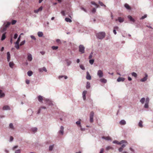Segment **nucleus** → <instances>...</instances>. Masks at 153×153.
I'll return each instance as SVG.
<instances>
[{
	"mask_svg": "<svg viewBox=\"0 0 153 153\" xmlns=\"http://www.w3.org/2000/svg\"><path fill=\"white\" fill-rule=\"evenodd\" d=\"M105 36V33L104 32H101L97 33L96 36L97 38L99 39L102 40Z\"/></svg>",
	"mask_w": 153,
	"mask_h": 153,
	"instance_id": "1",
	"label": "nucleus"
},
{
	"mask_svg": "<svg viewBox=\"0 0 153 153\" xmlns=\"http://www.w3.org/2000/svg\"><path fill=\"white\" fill-rule=\"evenodd\" d=\"M85 48L83 45H80L79 46V51L81 54L85 52Z\"/></svg>",
	"mask_w": 153,
	"mask_h": 153,
	"instance_id": "2",
	"label": "nucleus"
},
{
	"mask_svg": "<svg viewBox=\"0 0 153 153\" xmlns=\"http://www.w3.org/2000/svg\"><path fill=\"white\" fill-rule=\"evenodd\" d=\"M59 116L60 117V120H65L66 117V114L64 112H62L61 113Z\"/></svg>",
	"mask_w": 153,
	"mask_h": 153,
	"instance_id": "3",
	"label": "nucleus"
},
{
	"mask_svg": "<svg viewBox=\"0 0 153 153\" xmlns=\"http://www.w3.org/2000/svg\"><path fill=\"white\" fill-rule=\"evenodd\" d=\"M44 100L46 102V103L49 105H53L52 101L49 99L44 98Z\"/></svg>",
	"mask_w": 153,
	"mask_h": 153,
	"instance_id": "4",
	"label": "nucleus"
},
{
	"mask_svg": "<svg viewBox=\"0 0 153 153\" xmlns=\"http://www.w3.org/2000/svg\"><path fill=\"white\" fill-rule=\"evenodd\" d=\"M94 113L93 111H91L90 114V121L91 123H92L94 121Z\"/></svg>",
	"mask_w": 153,
	"mask_h": 153,
	"instance_id": "5",
	"label": "nucleus"
},
{
	"mask_svg": "<svg viewBox=\"0 0 153 153\" xmlns=\"http://www.w3.org/2000/svg\"><path fill=\"white\" fill-rule=\"evenodd\" d=\"M145 76L140 79V81L141 82H144L146 81L147 79L148 76L147 74H145Z\"/></svg>",
	"mask_w": 153,
	"mask_h": 153,
	"instance_id": "6",
	"label": "nucleus"
},
{
	"mask_svg": "<svg viewBox=\"0 0 153 153\" xmlns=\"http://www.w3.org/2000/svg\"><path fill=\"white\" fill-rule=\"evenodd\" d=\"M97 75L100 78L102 77L103 76V72L101 70H98L97 73Z\"/></svg>",
	"mask_w": 153,
	"mask_h": 153,
	"instance_id": "7",
	"label": "nucleus"
},
{
	"mask_svg": "<svg viewBox=\"0 0 153 153\" xmlns=\"http://www.w3.org/2000/svg\"><path fill=\"white\" fill-rule=\"evenodd\" d=\"M127 144H128L125 143L122 144L121 147L119 149V151L120 152H121L122 151L123 149L127 145Z\"/></svg>",
	"mask_w": 153,
	"mask_h": 153,
	"instance_id": "8",
	"label": "nucleus"
},
{
	"mask_svg": "<svg viewBox=\"0 0 153 153\" xmlns=\"http://www.w3.org/2000/svg\"><path fill=\"white\" fill-rule=\"evenodd\" d=\"M60 130L59 131L58 133L61 134V135H63L64 134V128L63 126H61Z\"/></svg>",
	"mask_w": 153,
	"mask_h": 153,
	"instance_id": "9",
	"label": "nucleus"
},
{
	"mask_svg": "<svg viewBox=\"0 0 153 153\" xmlns=\"http://www.w3.org/2000/svg\"><path fill=\"white\" fill-rule=\"evenodd\" d=\"M128 18L129 19L130 21L131 22V23L132 22L134 23L135 21V19L132 18V17L130 15H128Z\"/></svg>",
	"mask_w": 153,
	"mask_h": 153,
	"instance_id": "10",
	"label": "nucleus"
},
{
	"mask_svg": "<svg viewBox=\"0 0 153 153\" xmlns=\"http://www.w3.org/2000/svg\"><path fill=\"white\" fill-rule=\"evenodd\" d=\"M37 99L40 102H42V101L44 100V98H43V97L41 95H39L37 97Z\"/></svg>",
	"mask_w": 153,
	"mask_h": 153,
	"instance_id": "11",
	"label": "nucleus"
},
{
	"mask_svg": "<svg viewBox=\"0 0 153 153\" xmlns=\"http://www.w3.org/2000/svg\"><path fill=\"white\" fill-rule=\"evenodd\" d=\"M39 72H42L43 71L45 72H47V70L45 67H43L42 68H40L39 69Z\"/></svg>",
	"mask_w": 153,
	"mask_h": 153,
	"instance_id": "12",
	"label": "nucleus"
},
{
	"mask_svg": "<svg viewBox=\"0 0 153 153\" xmlns=\"http://www.w3.org/2000/svg\"><path fill=\"white\" fill-rule=\"evenodd\" d=\"M116 21H118L120 23H122L124 21V19L121 17H118L117 19H116Z\"/></svg>",
	"mask_w": 153,
	"mask_h": 153,
	"instance_id": "13",
	"label": "nucleus"
},
{
	"mask_svg": "<svg viewBox=\"0 0 153 153\" xmlns=\"http://www.w3.org/2000/svg\"><path fill=\"white\" fill-rule=\"evenodd\" d=\"M125 79L124 78L119 77L117 79V81L118 82H123Z\"/></svg>",
	"mask_w": 153,
	"mask_h": 153,
	"instance_id": "14",
	"label": "nucleus"
},
{
	"mask_svg": "<svg viewBox=\"0 0 153 153\" xmlns=\"http://www.w3.org/2000/svg\"><path fill=\"white\" fill-rule=\"evenodd\" d=\"M86 78L88 80H91V76L88 71L86 72Z\"/></svg>",
	"mask_w": 153,
	"mask_h": 153,
	"instance_id": "15",
	"label": "nucleus"
},
{
	"mask_svg": "<svg viewBox=\"0 0 153 153\" xmlns=\"http://www.w3.org/2000/svg\"><path fill=\"white\" fill-rule=\"evenodd\" d=\"M87 91H84L82 92V97L84 100H85L86 99V94L87 93Z\"/></svg>",
	"mask_w": 153,
	"mask_h": 153,
	"instance_id": "16",
	"label": "nucleus"
},
{
	"mask_svg": "<svg viewBox=\"0 0 153 153\" xmlns=\"http://www.w3.org/2000/svg\"><path fill=\"white\" fill-rule=\"evenodd\" d=\"M42 7L41 6L38 9L35 10H34V12L36 13H37L41 11L42 10Z\"/></svg>",
	"mask_w": 153,
	"mask_h": 153,
	"instance_id": "17",
	"label": "nucleus"
},
{
	"mask_svg": "<svg viewBox=\"0 0 153 153\" xmlns=\"http://www.w3.org/2000/svg\"><path fill=\"white\" fill-rule=\"evenodd\" d=\"M102 139H105L106 140H111V138L109 137V136H107V137H105V136H102Z\"/></svg>",
	"mask_w": 153,
	"mask_h": 153,
	"instance_id": "18",
	"label": "nucleus"
},
{
	"mask_svg": "<svg viewBox=\"0 0 153 153\" xmlns=\"http://www.w3.org/2000/svg\"><path fill=\"white\" fill-rule=\"evenodd\" d=\"M118 29L119 27L118 26H115L114 27L113 32L115 35H116L117 34V32L116 31V30H118Z\"/></svg>",
	"mask_w": 153,
	"mask_h": 153,
	"instance_id": "19",
	"label": "nucleus"
},
{
	"mask_svg": "<svg viewBox=\"0 0 153 153\" xmlns=\"http://www.w3.org/2000/svg\"><path fill=\"white\" fill-rule=\"evenodd\" d=\"M7 30V28L5 27H1L0 29V32L1 33H3L5 31Z\"/></svg>",
	"mask_w": 153,
	"mask_h": 153,
	"instance_id": "20",
	"label": "nucleus"
},
{
	"mask_svg": "<svg viewBox=\"0 0 153 153\" xmlns=\"http://www.w3.org/2000/svg\"><path fill=\"white\" fill-rule=\"evenodd\" d=\"M27 58L28 60L30 61H31L33 59L32 55L30 53L28 54Z\"/></svg>",
	"mask_w": 153,
	"mask_h": 153,
	"instance_id": "21",
	"label": "nucleus"
},
{
	"mask_svg": "<svg viewBox=\"0 0 153 153\" xmlns=\"http://www.w3.org/2000/svg\"><path fill=\"white\" fill-rule=\"evenodd\" d=\"M65 61L67 63V65L68 66H69L70 65L71 63V61L69 60L68 59H65Z\"/></svg>",
	"mask_w": 153,
	"mask_h": 153,
	"instance_id": "22",
	"label": "nucleus"
},
{
	"mask_svg": "<svg viewBox=\"0 0 153 153\" xmlns=\"http://www.w3.org/2000/svg\"><path fill=\"white\" fill-rule=\"evenodd\" d=\"M119 123L121 125H125L126 124V121L124 120H121Z\"/></svg>",
	"mask_w": 153,
	"mask_h": 153,
	"instance_id": "23",
	"label": "nucleus"
},
{
	"mask_svg": "<svg viewBox=\"0 0 153 153\" xmlns=\"http://www.w3.org/2000/svg\"><path fill=\"white\" fill-rule=\"evenodd\" d=\"M10 107L8 105H5L4 106L3 108V110H10Z\"/></svg>",
	"mask_w": 153,
	"mask_h": 153,
	"instance_id": "24",
	"label": "nucleus"
},
{
	"mask_svg": "<svg viewBox=\"0 0 153 153\" xmlns=\"http://www.w3.org/2000/svg\"><path fill=\"white\" fill-rule=\"evenodd\" d=\"M6 33L5 32L1 36V41H3L5 39V38H6V35H5Z\"/></svg>",
	"mask_w": 153,
	"mask_h": 153,
	"instance_id": "25",
	"label": "nucleus"
},
{
	"mask_svg": "<svg viewBox=\"0 0 153 153\" xmlns=\"http://www.w3.org/2000/svg\"><path fill=\"white\" fill-rule=\"evenodd\" d=\"M119 143V145H120L121 144H123V143H124V144L125 143V144H128V143H127V142L126 140H122Z\"/></svg>",
	"mask_w": 153,
	"mask_h": 153,
	"instance_id": "26",
	"label": "nucleus"
},
{
	"mask_svg": "<svg viewBox=\"0 0 153 153\" xmlns=\"http://www.w3.org/2000/svg\"><path fill=\"white\" fill-rule=\"evenodd\" d=\"M37 35L39 37H42L43 36V33L42 32L39 31L38 32Z\"/></svg>",
	"mask_w": 153,
	"mask_h": 153,
	"instance_id": "27",
	"label": "nucleus"
},
{
	"mask_svg": "<svg viewBox=\"0 0 153 153\" xmlns=\"http://www.w3.org/2000/svg\"><path fill=\"white\" fill-rule=\"evenodd\" d=\"M4 94L3 93H2V91L1 90H0V97H4Z\"/></svg>",
	"mask_w": 153,
	"mask_h": 153,
	"instance_id": "28",
	"label": "nucleus"
},
{
	"mask_svg": "<svg viewBox=\"0 0 153 153\" xmlns=\"http://www.w3.org/2000/svg\"><path fill=\"white\" fill-rule=\"evenodd\" d=\"M37 128L36 127H33L31 129L32 131L33 132H35L37 131Z\"/></svg>",
	"mask_w": 153,
	"mask_h": 153,
	"instance_id": "29",
	"label": "nucleus"
},
{
	"mask_svg": "<svg viewBox=\"0 0 153 153\" xmlns=\"http://www.w3.org/2000/svg\"><path fill=\"white\" fill-rule=\"evenodd\" d=\"M90 87V83L88 82H86V88L87 89H89Z\"/></svg>",
	"mask_w": 153,
	"mask_h": 153,
	"instance_id": "30",
	"label": "nucleus"
},
{
	"mask_svg": "<svg viewBox=\"0 0 153 153\" xmlns=\"http://www.w3.org/2000/svg\"><path fill=\"white\" fill-rule=\"evenodd\" d=\"M15 47L17 49H19V43H18V42H16L15 43Z\"/></svg>",
	"mask_w": 153,
	"mask_h": 153,
	"instance_id": "31",
	"label": "nucleus"
},
{
	"mask_svg": "<svg viewBox=\"0 0 153 153\" xmlns=\"http://www.w3.org/2000/svg\"><path fill=\"white\" fill-rule=\"evenodd\" d=\"M9 127L10 128H11L13 130L14 129V128L13 126V123H10L9 125Z\"/></svg>",
	"mask_w": 153,
	"mask_h": 153,
	"instance_id": "32",
	"label": "nucleus"
},
{
	"mask_svg": "<svg viewBox=\"0 0 153 153\" xmlns=\"http://www.w3.org/2000/svg\"><path fill=\"white\" fill-rule=\"evenodd\" d=\"M124 6L125 8L128 10H129L130 9V6L127 4H125Z\"/></svg>",
	"mask_w": 153,
	"mask_h": 153,
	"instance_id": "33",
	"label": "nucleus"
},
{
	"mask_svg": "<svg viewBox=\"0 0 153 153\" xmlns=\"http://www.w3.org/2000/svg\"><path fill=\"white\" fill-rule=\"evenodd\" d=\"M100 81L101 82H103V83H106V82H107L106 79H104V78L101 79H100Z\"/></svg>",
	"mask_w": 153,
	"mask_h": 153,
	"instance_id": "34",
	"label": "nucleus"
},
{
	"mask_svg": "<svg viewBox=\"0 0 153 153\" xmlns=\"http://www.w3.org/2000/svg\"><path fill=\"white\" fill-rule=\"evenodd\" d=\"M65 20L67 22H72L71 19L68 18H66L65 19Z\"/></svg>",
	"mask_w": 153,
	"mask_h": 153,
	"instance_id": "35",
	"label": "nucleus"
},
{
	"mask_svg": "<svg viewBox=\"0 0 153 153\" xmlns=\"http://www.w3.org/2000/svg\"><path fill=\"white\" fill-rule=\"evenodd\" d=\"M98 3L101 6H103L105 7H106V6L103 3L100 1H98Z\"/></svg>",
	"mask_w": 153,
	"mask_h": 153,
	"instance_id": "36",
	"label": "nucleus"
},
{
	"mask_svg": "<svg viewBox=\"0 0 153 153\" xmlns=\"http://www.w3.org/2000/svg\"><path fill=\"white\" fill-rule=\"evenodd\" d=\"M142 123L143 122L141 120H140L138 123V126L140 128H142L143 127Z\"/></svg>",
	"mask_w": 153,
	"mask_h": 153,
	"instance_id": "37",
	"label": "nucleus"
},
{
	"mask_svg": "<svg viewBox=\"0 0 153 153\" xmlns=\"http://www.w3.org/2000/svg\"><path fill=\"white\" fill-rule=\"evenodd\" d=\"M14 65V64L13 62H10L9 63V66L11 68H13Z\"/></svg>",
	"mask_w": 153,
	"mask_h": 153,
	"instance_id": "38",
	"label": "nucleus"
},
{
	"mask_svg": "<svg viewBox=\"0 0 153 153\" xmlns=\"http://www.w3.org/2000/svg\"><path fill=\"white\" fill-rule=\"evenodd\" d=\"M27 74L29 76H30L32 75L33 72L31 71H29L27 73Z\"/></svg>",
	"mask_w": 153,
	"mask_h": 153,
	"instance_id": "39",
	"label": "nucleus"
},
{
	"mask_svg": "<svg viewBox=\"0 0 153 153\" xmlns=\"http://www.w3.org/2000/svg\"><path fill=\"white\" fill-rule=\"evenodd\" d=\"M145 101V98L144 97L142 98L140 100V102L142 104H143Z\"/></svg>",
	"mask_w": 153,
	"mask_h": 153,
	"instance_id": "40",
	"label": "nucleus"
},
{
	"mask_svg": "<svg viewBox=\"0 0 153 153\" xmlns=\"http://www.w3.org/2000/svg\"><path fill=\"white\" fill-rule=\"evenodd\" d=\"M131 74L132 76H133L135 77H136L137 76V74L135 72H133Z\"/></svg>",
	"mask_w": 153,
	"mask_h": 153,
	"instance_id": "41",
	"label": "nucleus"
},
{
	"mask_svg": "<svg viewBox=\"0 0 153 153\" xmlns=\"http://www.w3.org/2000/svg\"><path fill=\"white\" fill-rule=\"evenodd\" d=\"M11 23L9 22H8L7 23V24L5 25V27H6V28L7 27H8L10 25Z\"/></svg>",
	"mask_w": 153,
	"mask_h": 153,
	"instance_id": "42",
	"label": "nucleus"
},
{
	"mask_svg": "<svg viewBox=\"0 0 153 153\" xmlns=\"http://www.w3.org/2000/svg\"><path fill=\"white\" fill-rule=\"evenodd\" d=\"M89 63H90L92 65L93 64L94 62V59H90L89 61Z\"/></svg>",
	"mask_w": 153,
	"mask_h": 153,
	"instance_id": "43",
	"label": "nucleus"
},
{
	"mask_svg": "<svg viewBox=\"0 0 153 153\" xmlns=\"http://www.w3.org/2000/svg\"><path fill=\"white\" fill-rule=\"evenodd\" d=\"M79 67L82 70H85V68L84 66L83 65H79Z\"/></svg>",
	"mask_w": 153,
	"mask_h": 153,
	"instance_id": "44",
	"label": "nucleus"
},
{
	"mask_svg": "<svg viewBox=\"0 0 153 153\" xmlns=\"http://www.w3.org/2000/svg\"><path fill=\"white\" fill-rule=\"evenodd\" d=\"M147 16V15L146 14H145L143 16H142L140 18V19H141V20L143 19H144L145 18H146Z\"/></svg>",
	"mask_w": 153,
	"mask_h": 153,
	"instance_id": "45",
	"label": "nucleus"
},
{
	"mask_svg": "<svg viewBox=\"0 0 153 153\" xmlns=\"http://www.w3.org/2000/svg\"><path fill=\"white\" fill-rule=\"evenodd\" d=\"M106 150H108L110 149H113V148L112 147H111V146H107L106 147Z\"/></svg>",
	"mask_w": 153,
	"mask_h": 153,
	"instance_id": "46",
	"label": "nucleus"
},
{
	"mask_svg": "<svg viewBox=\"0 0 153 153\" xmlns=\"http://www.w3.org/2000/svg\"><path fill=\"white\" fill-rule=\"evenodd\" d=\"M54 145H51L49 147V150L50 151H52Z\"/></svg>",
	"mask_w": 153,
	"mask_h": 153,
	"instance_id": "47",
	"label": "nucleus"
},
{
	"mask_svg": "<svg viewBox=\"0 0 153 153\" xmlns=\"http://www.w3.org/2000/svg\"><path fill=\"white\" fill-rule=\"evenodd\" d=\"M58 48V46H53L52 47V48L53 50H56Z\"/></svg>",
	"mask_w": 153,
	"mask_h": 153,
	"instance_id": "48",
	"label": "nucleus"
},
{
	"mask_svg": "<svg viewBox=\"0 0 153 153\" xmlns=\"http://www.w3.org/2000/svg\"><path fill=\"white\" fill-rule=\"evenodd\" d=\"M144 107L145 108H148L149 107V103H145Z\"/></svg>",
	"mask_w": 153,
	"mask_h": 153,
	"instance_id": "49",
	"label": "nucleus"
},
{
	"mask_svg": "<svg viewBox=\"0 0 153 153\" xmlns=\"http://www.w3.org/2000/svg\"><path fill=\"white\" fill-rule=\"evenodd\" d=\"M25 40H24V41H22L20 43V45L22 46V45H24L25 44Z\"/></svg>",
	"mask_w": 153,
	"mask_h": 153,
	"instance_id": "50",
	"label": "nucleus"
},
{
	"mask_svg": "<svg viewBox=\"0 0 153 153\" xmlns=\"http://www.w3.org/2000/svg\"><path fill=\"white\" fill-rule=\"evenodd\" d=\"M76 123L77 125H79L80 127H81V126L80 125L81 122L80 121H78L76 122Z\"/></svg>",
	"mask_w": 153,
	"mask_h": 153,
	"instance_id": "51",
	"label": "nucleus"
},
{
	"mask_svg": "<svg viewBox=\"0 0 153 153\" xmlns=\"http://www.w3.org/2000/svg\"><path fill=\"white\" fill-rule=\"evenodd\" d=\"M7 58H10V52H7Z\"/></svg>",
	"mask_w": 153,
	"mask_h": 153,
	"instance_id": "52",
	"label": "nucleus"
},
{
	"mask_svg": "<svg viewBox=\"0 0 153 153\" xmlns=\"http://www.w3.org/2000/svg\"><path fill=\"white\" fill-rule=\"evenodd\" d=\"M119 142L117 140H114L113 142V143H114V144H119Z\"/></svg>",
	"mask_w": 153,
	"mask_h": 153,
	"instance_id": "53",
	"label": "nucleus"
},
{
	"mask_svg": "<svg viewBox=\"0 0 153 153\" xmlns=\"http://www.w3.org/2000/svg\"><path fill=\"white\" fill-rule=\"evenodd\" d=\"M96 10L95 8H93L91 10V12L93 13H95L96 12Z\"/></svg>",
	"mask_w": 153,
	"mask_h": 153,
	"instance_id": "54",
	"label": "nucleus"
},
{
	"mask_svg": "<svg viewBox=\"0 0 153 153\" xmlns=\"http://www.w3.org/2000/svg\"><path fill=\"white\" fill-rule=\"evenodd\" d=\"M30 37L32 39H33V40H36V38L34 36H33V35H31L30 36Z\"/></svg>",
	"mask_w": 153,
	"mask_h": 153,
	"instance_id": "55",
	"label": "nucleus"
},
{
	"mask_svg": "<svg viewBox=\"0 0 153 153\" xmlns=\"http://www.w3.org/2000/svg\"><path fill=\"white\" fill-rule=\"evenodd\" d=\"M93 52H92L90 53L88 57L89 59H91L92 58L93 56Z\"/></svg>",
	"mask_w": 153,
	"mask_h": 153,
	"instance_id": "56",
	"label": "nucleus"
},
{
	"mask_svg": "<svg viewBox=\"0 0 153 153\" xmlns=\"http://www.w3.org/2000/svg\"><path fill=\"white\" fill-rule=\"evenodd\" d=\"M16 22V20H13L12 21L11 24L13 25H14Z\"/></svg>",
	"mask_w": 153,
	"mask_h": 153,
	"instance_id": "57",
	"label": "nucleus"
},
{
	"mask_svg": "<svg viewBox=\"0 0 153 153\" xmlns=\"http://www.w3.org/2000/svg\"><path fill=\"white\" fill-rule=\"evenodd\" d=\"M20 38H21V36H20V35L19 36V37L17 39V41L16 42H18V43H19V42H20Z\"/></svg>",
	"mask_w": 153,
	"mask_h": 153,
	"instance_id": "58",
	"label": "nucleus"
},
{
	"mask_svg": "<svg viewBox=\"0 0 153 153\" xmlns=\"http://www.w3.org/2000/svg\"><path fill=\"white\" fill-rule=\"evenodd\" d=\"M15 153H21V150L20 149H18L16 150Z\"/></svg>",
	"mask_w": 153,
	"mask_h": 153,
	"instance_id": "59",
	"label": "nucleus"
},
{
	"mask_svg": "<svg viewBox=\"0 0 153 153\" xmlns=\"http://www.w3.org/2000/svg\"><path fill=\"white\" fill-rule=\"evenodd\" d=\"M149 98L147 97L146 98L145 103H149Z\"/></svg>",
	"mask_w": 153,
	"mask_h": 153,
	"instance_id": "60",
	"label": "nucleus"
},
{
	"mask_svg": "<svg viewBox=\"0 0 153 153\" xmlns=\"http://www.w3.org/2000/svg\"><path fill=\"white\" fill-rule=\"evenodd\" d=\"M18 37V35L17 33H16L14 34V39H16Z\"/></svg>",
	"mask_w": 153,
	"mask_h": 153,
	"instance_id": "61",
	"label": "nucleus"
},
{
	"mask_svg": "<svg viewBox=\"0 0 153 153\" xmlns=\"http://www.w3.org/2000/svg\"><path fill=\"white\" fill-rule=\"evenodd\" d=\"M39 108H41V109H46V107L44 106H41Z\"/></svg>",
	"mask_w": 153,
	"mask_h": 153,
	"instance_id": "62",
	"label": "nucleus"
},
{
	"mask_svg": "<svg viewBox=\"0 0 153 153\" xmlns=\"http://www.w3.org/2000/svg\"><path fill=\"white\" fill-rule=\"evenodd\" d=\"M81 9L82 10H83L84 11H85V12H87V11L86 10V9L85 8H84V7H81Z\"/></svg>",
	"mask_w": 153,
	"mask_h": 153,
	"instance_id": "63",
	"label": "nucleus"
},
{
	"mask_svg": "<svg viewBox=\"0 0 153 153\" xmlns=\"http://www.w3.org/2000/svg\"><path fill=\"white\" fill-rule=\"evenodd\" d=\"M61 13L62 16H65V11H62L61 12Z\"/></svg>",
	"mask_w": 153,
	"mask_h": 153,
	"instance_id": "64",
	"label": "nucleus"
}]
</instances>
